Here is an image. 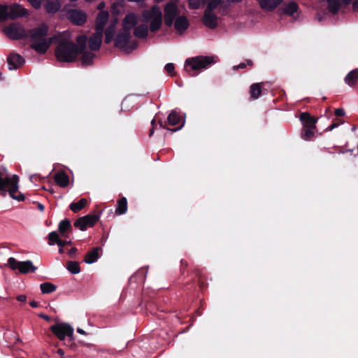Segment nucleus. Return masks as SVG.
Instances as JSON below:
<instances>
[{
	"mask_svg": "<svg viewBox=\"0 0 358 358\" xmlns=\"http://www.w3.org/2000/svg\"><path fill=\"white\" fill-rule=\"evenodd\" d=\"M150 30L155 32L159 30L162 24V13L158 6H153L150 9L144 10L141 18L134 13H127L122 20V28L115 39V46L125 52H129L134 48L131 47L129 39L131 31L135 27L134 34L138 38H145Z\"/></svg>",
	"mask_w": 358,
	"mask_h": 358,
	"instance_id": "nucleus-1",
	"label": "nucleus"
},
{
	"mask_svg": "<svg viewBox=\"0 0 358 358\" xmlns=\"http://www.w3.org/2000/svg\"><path fill=\"white\" fill-rule=\"evenodd\" d=\"M71 34L69 31L59 33L56 41L58 45L55 50L57 59L60 62H71L78 55H81L83 64L88 65L92 62L94 55L92 52L86 50L87 37L85 35L76 38L78 45L71 41Z\"/></svg>",
	"mask_w": 358,
	"mask_h": 358,
	"instance_id": "nucleus-2",
	"label": "nucleus"
},
{
	"mask_svg": "<svg viewBox=\"0 0 358 358\" xmlns=\"http://www.w3.org/2000/svg\"><path fill=\"white\" fill-rule=\"evenodd\" d=\"M118 24V20L114 17L108 20V12H99L96 16L95 22V33L90 37L89 46L91 50H97L99 49L102 36L104 31L105 41L106 43H110L114 38L115 27Z\"/></svg>",
	"mask_w": 358,
	"mask_h": 358,
	"instance_id": "nucleus-3",
	"label": "nucleus"
},
{
	"mask_svg": "<svg viewBox=\"0 0 358 358\" xmlns=\"http://www.w3.org/2000/svg\"><path fill=\"white\" fill-rule=\"evenodd\" d=\"M180 7L178 0H171L165 5L164 11L165 24L171 27L173 24L176 31L181 34L189 27V22L186 16L180 15L176 17L180 13Z\"/></svg>",
	"mask_w": 358,
	"mask_h": 358,
	"instance_id": "nucleus-4",
	"label": "nucleus"
},
{
	"mask_svg": "<svg viewBox=\"0 0 358 358\" xmlns=\"http://www.w3.org/2000/svg\"><path fill=\"white\" fill-rule=\"evenodd\" d=\"M48 27L45 24L29 30L31 48L38 54H45L57 38V35L54 37H48Z\"/></svg>",
	"mask_w": 358,
	"mask_h": 358,
	"instance_id": "nucleus-5",
	"label": "nucleus"
},
{
	"mask_svg": "<svg viewBox=\"0 0 358 358\" xmlns=\"http://www.w3.org/2000/svg\"><path fill=\"white\" fill-rule=\"evenodd\" d=\"M214 56H197L188 58L185 62V69L191 76L197 75L201 70L208 68L217 62Z\"/></svg>",
	"mask_w": 358,
	"mask_h": 358,
	"instance_id": "nucleus-6",
	"label": "nucleus"
},
{
	"mask_svg": "<svg viewBox=\"0 0 358 358\" xmlns=\"http://www.w3.org/2000/svg\"><path fill=\"white\" fill-rule=\"evenodd\" d=\"M19 178L16 175H13L9 178H2L0 177V192L3 195L8 192L10 197L19 201H23L24 196L18 191Z\"/></svg>",
	"mask_w": 358,
	"mask_h": 358,
	"instance_id": "nucleus-7",
	"label": "nucleus"
},
{
	"mask_svg": "<svg viewBox=\"0 0 358 358\" xmlns=\"http://www.w3.org/2000/svg\"><path fill=\"white\" fill-rule=\"evenodd\" d=\"M4 34L10 38L17 40L29 37V31L20 23H12L3 29Z\"/></svg>",
	"mask_w": 358,
	"mask_h": 358,
	"instance_id": "nucleus-8",
	"label": "nucleus"
},
{
	"mask_svg": "<svg viewBox=\"0 0 358 358\" xmlns=\"http://www.w3.org/2000/svg\"><path fill=\"white\" fill-rule=\"evenodd\" d=\"M50 329L60 341H64L66 337L73 340V329L67 323H57L51 326Z\"/></svg>",
	"mask_w": 358,
	"mask_h": 358,
	"instance_id": "nucleus-9",
	"label": "nucleus"
},
{
	"mask_svg": "<svg viewBox=\"0 0 358 358\" xmlns=\"http://www.w3.org/2000/svg\"><path fill=\"white\" fill-rule=\"evenodd\" d=\"M8 264L12 269L18 270L21 273H34L36 270L31 261L17 262L14 257H10Z\"/></svg>",
	"mask_w": 358,
	"mask_h": 358,
	"instance_id": "nucleus-10",
	"label": "nucleus"
},
{
	"mask_svg": "<svg viewBox=\"0 0 358 358\" xmlns=\"http://www.w3.org/2000/svg\"><path fill=\"white\" fill-rule=\"evenodd\" d=\"M99 219V215L89 214L78 219L75 222L74 226L81 231H85L88 227H92Z\"/></svg>",
	"mask_w": 358,
	"mask_h": 358,
	"instance_id": "nucleus-11",
	"label": "nucleus"
},
{
	"mask_svg": "<svg viewBox=\"0 0 358 358\" xmlns=\"http://www.w3.org/2000/svg\"><path fill=\"white\" fill-rule=\"evenodd\" d=\"M67 17L76 25H82L87 20L85 12L79 9H72L68 11Z\"/></svg>",
	"mask_w": 358,
	"mask_h": 358,
	"instance_id": "nucleus-12",
	"label": "nucleus"
},
{
	"mask_svg": "<svg viewBox=\"0 0 358 358\" xmlns=\"http://www.w3.org/2000/svg\"><path fill=\"white\" fill-rule=\"evenodd\" d=\"M28 15V10L20 4H13L8 6V19L15 20Z\"/></svg>",
	"mask_w": 358,
	"mask_h": 358,
	"instance_id": "nucleus-13",
	"label": "nucleus"
},
{
	"mask_svg": "<svg viewBox=\"0 0 358 358\" xmlns=\"http://www.w3.org/2000/svg\"><path fill=\"white\" fill-rule=\"evenodd\" d=\"M213 9L207 8L204 12L203 23L209 28H215L217 24V18L213 12Z\"/></svg>",
	"mask_w": 358,
	"mask_h": 358,
	"instance_id": "nucleus-14",
	"label": "nucleus"
},
{
	"mask_svg": "<svg viewBox=\"0 0 358 358\" xmlns=\"http://www.w3.org/2000/svg\"><path fill=\"white\" fill-rule=\"evenodd\" d=\"M55 243L57 244V245L59 247V252L63 253L64 249H62V246L69 244L70 242L61 240L59 238L58 234L56 231H52L48 235V244L50 245H53Z\"/></svg>",
	"mask_w": 358,
	"mask_h": 358,
	"instance_id": "nucleus-15",
	"label": "nucleus"
},
{
	"mask_svg": "<svg viewBox=\"0 0 358 358\" xmlns=\"http://www.w3.org/2000/svg\"><path fill=\"white\" fill-rule=\"evenodd\" d=\"M7 60L8 68L10 70L16 69L24 63V58L21 55L15 53L10 54Z\"/></svg>",
	"mask_w": 358,
	"mask_h": 358,
	"instance_id": "nucleus-16",
	"label": "nucleus"
},
{
	"mask_svg": "<svg viewBox=\"0 0 358 358\" xmlns=\"http://www.w3.org/2000/svg\"><path fill=\"white\" fill-rule=\"evenodd\" d=\"M261 8L267 11H272L275 9L282 0H257Z\"/></svg>",
	"mask_w": 358,
	"mask_h": 358,
	"instance_id": "nucleus-17",
	"label": "nucleus"
},
{
	"mask_svg": "<svg viewBox=\"0 0 358 358\" xmlns=\"http://www.w3.org/2000/svg\"><path fill=\"white\" fill-rule=\"evenodd\" d=\"M300 120L302 122L303 127L316 128L315 124L317 119L310 116L308 113H302L300 115Z\"/></svg>",
	"mask_w": 358,
	"mask_h": 358,
	"instance_id": "nucleus-18",
	"label": "nucleus"
},
{
	"mask_svg": "<svg viewBox=\"0 0 358 358\" xmlns=\"http://www.w3.org/2000/svg\"><path fill=\"white\" fill-rule=\"evenodd\" d=\"M55 182L61 187H66L69 183V178L64 171L57 173L54 176Z\"/></svg>",
	"mask_w": 358,
	"mask_h": 358,
	"instance_id": "nucleus-19",
	"label": "nucleus"
},
{
	"mask_svg": "<svg viewBox=\"0 0 358 358\" xmlns=\"http://www.w3.org/2000/svg\"><path fill=\"white\" fill-rule=\"evenodd\" d=\"M44 7L47 12L54 13L59 10L61 5L59 0H45Z\"/></svg>",
	"mask_w": 358,
	"mask_h": 358,
	"instance_id": "nucleus-20",
	"label": "nucleus"
},
{
	"mask_svg": "<svg viewBox=\"0 0 358 358\" xmlns=\"http://www.w3.org/2000/svg\"><path fill=\"white\" fill-rule=\"evenodd\" d=\"M345 82L349 86H355L358 83V71L357 69L350 71L345 78Z\"/></svg>",
	"mask_w": 358,
	"mask_h": 358,
	"instance_id": "nucleus-21",
	"label": "nucleus"
},
{
	"mask_svg": "<svg viewBox=\"0 0 358 358\" xmlns=\"http://www.w3.org/2000/svg\"><path fill=\"white\" fill-rule=\"evenodd\" d=\"M127 210V201L125 197H122L117 201V207L115 209V214L123 215Z\"/></svg>",
	"mask_w": 358,
	"mask_h": 358,
	"instance_id": "nucleus-22",
	"label": "nucleus"
},
{
	"mask_svg": "<svg viewBox=\"0 0 358 358\" xmlns=\"http://www.w3.org/2000/svg\"><path fill=\"white\" fill-rule=\"evenodd\" d=\"M99 249L98 248H95L87 252L85 257V262L87 264H92L95 262L99 258Z\"/></svg>",
	"mask_w": 358,
	"mask_h": 358,
	"instance_id": "nucleus-23",
	"label": "nucleus"
},
{
	"mask_svg": "<svg viewBox=\"0 0 358 358\" xmlns=\"http://www.w3.org/2000/svg\"><path fill=\"white\" fill-rule=\"evenodd\" d=\"M87 200L85 198L80 199L78 202H73L70 205V209L77 213L84 208L87 204Z\"/></svg>",
	"mask_w": 358,
	"mask_h": 358,
	"instance_id": "nucleus-24",
	"label": "nucleus"
},
{
	"mask_svg": "<svg viewBox=\"0 0 358 358\" xmlns=\"http://www.w3.org/2000/svg\"><path fill=\"white\" fill-rule=\"evenodd\" d=\"M262 83H255L250 86V93L252 99H256L260 96L262 94Z\"/></svg>",
	"mask_w": 358,
	"mask_h": 358,
	"instance_id": "nucleus-25",
	"label": "nucleus"
},
{
	"mask_svg": "<svg viewBox=\"0 0 358 358\" xmlns=\"http://www.w3.org/2000/svg\"><path fill=\"white\" fill-rule=\"evenodd\" d=\"M181 118L179 114L175 111L173 110L171 113L167 117V122L170 125H177L180 122Z\"/></svg>",
	"mask_w": 358,
	"mask_h": 358,
	"instance_id": "nucleus-26",
	"label": "nucleus"
},
{
	"mask_svg": "<svg viewBox=\"0 0 358 358\" xmlns=\"http://www.w3.org/2000/svg\"><path fill=\"white\" fill-rule=\"evenodd\" d=\"M328 8L330 12L336 13L338 11L341 6L340 0H327Z\"/></svg>",
	"mask_w": 358,
	"mask_h": 358,
	"instance_id": "nucleus-27",
	"label": "nucleus"
},
{
	"mask_svg": "<svg viewBox=\"0 0 358 358\" xmlns=\"http://www.w3.org/2000/svg\"><path fill=\"white\" fill-rule=\"evenodd\" d=\"M71 228V222L69 220H64L59 222V231L63 237H66V233Z\"/></svg>",
	"mask_w": 358,
	"mask_h": 358,
	"instance_id": "nucleus-28",
	"label": "nucleus"
},
{
	"mask_svg": "<svg viewBox=\"0 0 358 358\" xmlns=\"http://www.w3.org/2000/svg\"><path fill=\"white\" fill-rule=\"evenodd\" d=\"M40 288L43 294H49L55 291L56 286L50 282H44L41 284Z\"/></svg>",
	"mask_w": 358,
	"mask_h": 358,
	"instance_id": "nucleus-29",
	"label": "nucleus"
},
{
	"mask_svg": "<svg viewBox=\"0 0 358 358\" xmlns=\"http://www.w3.org/2000/svg\"><path fill=\"white\" fill-rule=\"evenodd\" d=\"M316 128H312V127H303L302 131V138L306 141L310 140L313 138L315 135L314 130Z\"/></svg>",
	"mask_w": 358,
	"mask_h": 358,
	"instance_id": "nucleus-30",
	"label": "nucleus"
},
{
	"mask_svg": "<svg viewBox=\"0 0 358 358\" xmlns=\"http://www.w3.org/2000/svg\"><path fill=\"white\" fill-rule=\"evenodd\" d=\"M68 270L74 274L78 273L80 271L79 264L76 262H69L67 264Z\"/></svg>",
	"mask_w": 358,
	"mask_h": 358,
	"instance_id": "nucleus-31",
	"label": "nucleus"
},
{
	"mask_svg": "<svg viewBox=\"0 0 358 358\" xmlns=\"http://www.w3.org/2000/svg\"><path fill=\"white\" fill-rule=\"evenodd\" d=\"M8 6L0 5V21L8 20Z\"/></svg>",
	"mask_w": 358,
	"mask_h": 358,
	"instance_id": "nucleus-32",
	"label": "nucleus"
},
{
	"mask_svg": "<svg viewBox=\"0 0 358 358\" xmlns=\"http://www.w3.org/2000/svg\"><path fill=\"white\" fill-rule=\"evenodd\" d=\"M298 6L294 2H291L287 4L285 8V13L289 15L294 14L297 10Z\"/></svg>",
	"mask_w": 358,
	"mask_h": 358,
	"instance_id": "nucleus-33",
	"label": "nucleus"
},
{
	"mask_svg": "<svg viewBox=\"0 0 358 358\" xmlns=\"http://www.w3.org/2000/svg\"><path fill=\"white\" fill-rule=\"evenodd\" d=\"M203 0H189V6L192 9H198Z\"/></svg>",
	"mask_w": 358,
	"mask_h": 358,
	"instance_id": "nucleus-34",
	"label": "nucleus"
},
{
	"mask_svg": "<svg viewBox=\"0 0 358 358\" xmlns=\"http://www.w3.org/2000/svg\"><path fill=\"white\" fill-rule=\"evenodd\" d=\"M247 65L249 66H252L253 65L252 61L250 60V59H247L246 60V63L243 62V63L239 64L237 66H233V69L234 71H236V70H238L239 69H245Z\"/></svg>",
	"mask_w": 358,
	"mask_h": 358,
	"instance_id": "nucleus-35",
	"label": "nucleus"
},
{
	"mask_svg": "<svg viewBox=\"0 0 358 358\" xmlns=\"http://www.w3.org/2000/svg\"><path fill=\"white\" fill-rule=\"evenodd\" d=\"M343 121L341 120H336L334 122L330 124L327 129V131H331L334 129L338 127L340 124H343Z\"/></svg>",
	"mask_w": 358,
	"mask_h": 358,
	"instance_id": "nucleus-36",
	"label": "nucleus"
},
{
	"mask_svg": "<svg viewBox=\"0 0 358 358\" xmlns=\"http://www.w3.org/2000/svg\"><path fill=\"white\" fill-rule=\"evenodd\" d=\"M165 70L171 75H173L174 65L172 63H169L165 66Z\"/></svg>",
	"mask_w": 358,
	"mask_h": 358,
	"instance_id": "nucleus-37",
	"label": "nucleus"
},
{
	"mask_svg": "<svg viewBox=\"0 0 358 358\" xmlns=\"http://www.w3.org/2000/svg\"><path fill=\"white\" fill-rule=\"evenodd\" d=\"M31 6L35 8H39L41 6L42 0H28Z\"/></svg>",
	"mask_w": 358,
	"mask_h": 358,
	"instance_id": "nucleus-38",
	"label": "nucleus"
},
{
	"mask_svg": "<svg viewBox=\"0 0 358 358\" xmlns=\"http://www.w3.org/2000/svg\"><path fill=\"white\" fill-rule=\"evenodd\" d=\"M151 124H152V128L150 129V134H149L150 136H152V134H154V129L157 127L156 118H154L152 120Z\"/></svg>",
	"mask_w": 358,
	"mask_h": 358,
	"instance_id": "nucleus-39",
	"label": "nucleus"
},
{
	"mask_svg": "<svg viewBox=\"0 0 358 358\" xmlns=\"http://www.w3.org/2000/svg\"><path fill=\"white\" fill-rule=\"evenodd\" d=\"M335 115L338 117L343 116L345 115V111L343 108H337L335 110Z\"/></svg>",
	"mask_w": 358,
	"mask_h": 358,
	"instance_id": "nucleus-40",
	"label": "nucleus"
},
{
	"mask_svg": "<svg viewBox=\"0 0 358 358\" xmlns=\"http://www.w3.org/2000/svg\"><path fill=\"white\" fill-rule=\"evenodd\" d=\"M352 9L355 12H358V0H355L352 3Z\"/></svg>",
	"mask_w": 358,
	"mask_h": 358,
	"instance_id": "nucleus-41",
	"label": "nucleus"
},
{
	"mask_svg": "<svg viewBox=\"0 0 358 358\" xmlns=\"http://www.w3.org/2000/svg\"><path fill=\"white\" fill-rule=\"evenodd\" d=\"M17 301H20V302H25L26 301V299H27V297L25 295H19L17 297Z\"/></svg>",
	"mask_w": 358,
	"mask_h": 358,
	"instance_id": "nucleus-42",
	"label": "nucleus"
},
{
	"mask_svg": "<svg viewBox=\"0 0 358 358\" xmlns=\"http://www.w3.org/2000/svg\"><path fill=\"white\" fill-rule=\"evenodd\" d=\"M57 353L62 357V358H64V352L62 349H58Z\"/></svg>",
	"mask_w": 358,
	"mask_h": 358,
	"instance_id": "nucleus-43",
	"label": "nucleus"
},
{
	"mask_svg": "<svg viewBox=\"0 0 358 358\" xmlns=\"http://www.w3.org/2000/svg\"><path fill=\"white\" fill-rule=\"evenodd\" d=\"M105 7V3H100L99 5H98V9L100 10L101 11L100 12H104L103 10H101L103 8Z\"/></svg>",
	"mask_w": 358,
	"mask_h": 358,
	"instance_id": "nucleus-44",
	"label": "nucleus"
},
{
	"mask_svg": "<svg viewBox=\"0 0 358 358\" xmlns=\"http://www.w3.org/2000/svg\"><path fill=\"white\" fill-rule=\"evenodd\" d=\"M29 304H30V306H31V307H33V308H36V307H37V306H38L37 302L34 301H31V302L29 303Z\"/></svg>",
	"mask_w": 358,
	"mask_h": 358,
	"instance_id": "nucleus-45",
	"label": "nucleus"
},
{
	"mask_svg": "<svg viewBox=\"0 0 358 358\" xmlns=\"http://www.w3.org/2000/svg\"><path fill=\"white\" fill-rule=\"evenodd\" d=\"M77 331H78L79 334H83V335H85V334H86L85 331L84 330H83L82 329H80V328H78V329H77Z\"/></svg>",
	"mask_w": 358,
	"mask_h": 358,
	"instance_id": "nucleus-46",
	"label": "nucleus"
},
{
	"mask_svg": "<svg viewBox=\"0 0 358 358\" xmlns=\"http://www.w3.org/2000/svg\"><path fill=\"white\" fill-rule=\"evenodd\" d=\"M343 4L348 5L352 2V0H342Z\"/></svg>",
	"mask_w": 358,
	"mask_h": 358,
	"instance_id": "nucleus-47",
	"label": "nucleus"
},
{
	"mask_svg": "<svg viewBox=\"0 0 358 358\" xmlns=\"http://www.w3.org/2000/svg\"><path fill=\"white\" fill-rule=\"evenodd\" d=\"M40 317H41L42 318L46 320H50V317L48 315H42L41 314V315H40Z\"/></svg>",
	"mask_w": 358,
	"mask_h": 358,
	"instance_id": "nucleus-48",
	"label": "nucleus"
},
{
	"mask_svg": "<svg viewBox=\"0 0 358 358\" xmlns=\"http://www.w3.org/2000/svg\"><path fill=\"white\" fill-rule=\"evenodd\" d=\"M229 1L231 2V3H239L241 2L242 0H228Z\"/></svg>",
	"mask_w": 358,
	"mask_h": 358,
	"instance_id": "nucleus-49",
	"label": "nucleus"
},
{
	"mask_svg": "<svg viewBox=\"0 0 358 358\" xmlns=\"http://www.w3.org/2000/svg\"><path fill=\"white\" fill-rule=\"evenodd\" d=\"M38 207L41 210H43V206L41 204H38Z\"/></svg>",
	"mask_w": 358,
	"mask_h": 358,
	"instance_id": "nucleus-50",
	"label": "nucleus"
},
{
	"mask_svg": "<svg viewBox=\"0 0 358 358\" xmlns=\"http://www.w3.org/2000/svg\"><path fill=\"white\" fill-rule=\"evenodd\" d=\"M76 250V248H73V249L71 250V252H74Z\"/></svg>",
	"mask_w": 358,
	"mask_h": 358,
	"instance_id": "nucleus-51",
	"label": "nucleus"
},
{
	"mask_svg": "<svg viewBox=\"0 0 358 358\" xmlns=\"http://www.w3.org/2000/svg\"><path fill=\"white\" fill-rule=\"evenodd\" d=\"M159 125H160V127H163V126H162V122H159Z\"/></svg>",
	"mask_w": 358,
	"mask_h": 358,
	"instance_id": "nucleus-52",
	"label": "nucleus"
},
{
	"mask_svg": "<svg viewBox=\"0 0 358 358\" xmlns=\"http://www.w3.org/2000/svg\"><path fill=\"white\" fill-rule=\"evenodd\" d=\"M71 1H77L78 0H70Z\"/></svg>",
	"mask_w": 358,
	"mask_h": 358,
	"instance_id": "nucleus-53",
	"label": "nucleus"
},
{
	"mask_svg": "<svg viewBox=\"0 0 358 358\" xmlns=\"http://www.w3.org/2000/svg\"><path fill=\"white\" fill-rule=\"evenodd\" d=\"M357 71H358V69H357Z\"/></svg>",
	"mask_w": 358,
	"mask_h": 358,
	"instance_id": "nucleus-54",
	"label": "nucleus"
}]
</instances>
